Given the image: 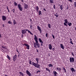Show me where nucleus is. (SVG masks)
<instances>
[{"label":"nucleus","instance_id":"21","mask_svg":"<svg viewBox=\"0 0 76 76\" xmlns=\"http://www.w3.org/2000/svg\"><path fill=\"white\" fill-rule=\"evenodd\" d=\"M20 74V76H24V74H23V73L21 72H19Z\"/></svg>","mask_w":76,"mask_h":76},{"label":"nucleus","instance_id":"40","mask_svg":"<svg viewBox=\"0 0 76 76\" xmlns=\"http://www.w3.org/2000/svg\"><path fill=\"white\" fill-rule=\"evenodd\" d=\"M46 37H47V38L48 37V34L47 33H46Z\"/></svg>","mask_w":76,"mask_h":76},{"label":"nucleus","instance_id":"31","mask_svg":"<svg viewBox=\"0 0 76 76\" xmlns=\"http://www.w3.org/2000/svg\"><path fill=\"white\" fill-rule=\"evenodd\" d=\"M48 26L49 28H51V24H48Z\"/></svg>","mask_w":76,"mask_h":76},{"label":"nucleus","instance_id":"2","mask_svg":"<svg viewBox=\"0 0 76 76\" xmlns=\"http://www.w3.org/2000/svg\"><path fill=\"white\" fill-rule=\"evenodd\" d=\"M36 61H37V64H36L34 62H32V65L35 67H37V68H39L40 67V65L38 64V63H39V58H36Z\"/></svg>","mask_w":76,"mask_h":76},{"label":"nucleus","instance_id":"48","mask_svg":"<svg viewBox=\"0 0 76 76\" xmlns=\"http://www.w3.org/2000/svg\"><path fill=\"white\" fill-rule=\"evenodd\" d=\"M26 31H28V32L29 30L28 29H26Z\"/></svg>","mask_w":76,"mask_h":76},{"label":"nucleus","instance_id":"39","mask_svg":"<svg viewBox=\"0 0 76 76\" xmlns=\"http://www.w3.org/2000/svg\"><path fill=\"white\" fill-rule=\"evenodd\" d=\"M8 23H9L10 24H11V23H12V22H10V21H9L8 22Z\"/></svg>","mask_w":76,"mask_h":76},{"label":"nucleus","instance_id":"7","mask_svg":"<svg viewBox=\"0 0 76 76\" xmlns=\"http://www.w3.org/2000/svg\"><path fill=\"white\" fill-rule=\"evenodd\" d=\"M18 57V56H17V55L16 54H15L13 58V60H14V61H16V58H17V57Z\"/></svg>","mask_w":76,"mask_h":76},{"label":"nucleus","instance_id":"23","mask_svg":"<svg viewBox=\"0 0 76 76\" xmlns=\"http://www.w3.org/2000/svg\"><path fill=\"white\" fill-rule=\"evenodd\" d=\"M72 23H70L69 22H68V25L69 26H70L71 25H72Z\"/></svg>","mask_w":76,"mask_h":76},{"label":"nucleus","instance_id":"46","mask_svg":"<svg viewBox=\"0 0 76 76\" xmlns=\"http://www.w3.org/2000/svg\"><path fill=\"white\" fill-rule=\"evenodd\" d=\"M13 13H15V9H13Z\"/></svg>","mask_w":76,"mask_h":76},{"label":"nucleus","instance_id":"37","mask_svg":"<svg viewBox=\"0 0 76 76\" xmlns=\"http://www.w3.org/2000/svg\"><path fill=\"white\" fill-rule=\"evenodd\" d=\"M55 16H56V18H58V15H56V14H55Z\"/></svg>","mask_w":76,"mask_h":76},{"label":"nucleus","instance_id":"13","mask_svg":"<svg viewBox=\"0 0 76 76\" xmlns=\"http://www.w3.org/2000/svg\"><path fill=\"white\" fill-rule=\"evenodd\" d=\"M56 69L58 70V72H60L61 70V68H59V67H57Z\"/></svg>","mask_w":76,"mask_h":76},{"label":"nucleus","instance_id":"56","mask_svg":"<svg viewBox=\"0 0 76 76\" xmlns=\"http://www.w3.org/2000/svg\"><path fill=\"white\" fill-rule=\"evenodd\" d=\"M3 27H4L5 26L3 24Z\"/></svg>","mask_w":76,"mask_h":76},{"label":"nucleus","instance_id":"8","mask_svg":"<svg viewBox=\"0 0 76 76\" xmlns=\"http://www.w3.org/2000/svg\"><path fill=\"white\" fill-rule=\"evenodd\" d=\"M26 73L29 76H31V74L30 73V72H29V71L27 70L26 71Z\"/></svg>","mask_w":76,"mask_h":76},{"label":"nucleus","instance_id":"53","mask_svg":"<svg viewBox=\"0 0 76 76\" xmlns=\"http://www.w3.org/2000/svg\"><path fill=\"white\" fill-rule=\"evenodd\" d=\"M43 9H44V10L46 12V10H45V8H43Z\"/></svg>","mask_w":76,"mask_h":76},{"label":"nucleus","instance_id":"42","mask_svg":"<svg viewBox=\"0 0 76 76\" xmlns=\"http://www.w3.org/2000/svg\"><path fill=\"white\" fill-rule=\"evenodd\" d=\"M53 7L54 9H56V5H54Z\"/></svg>","mask_w":76,"mask_h":76},{"label":"nucleus","instance_id":"55","mask_svg":"<svg viewBox=\"0 0 76 76\" xmlns=\"http://www.w3.org/2000/svg\"><path fill=\"white\" fill-rule=\"evenodd\" d=\"M36 50H37V52L38 53V50L37 49H36Z\"/></svg>","mask_w":76,"mask_h":76},{"label":"nucleus","instance_id":"28","mask_svg":"<svg viewBox=\"0 0 76 76\" xmlns=\"http://www.w3.org/2000/svg\"><path fill=\"white\" fill-rule=\"evenodd\" d=\"M60 9H61V10H63V6H62V5L61 6H60Z\"/></svg>","mask_w":76,"mask_h":76},{"label":"nucleus","instance_id":"45","mask_svg":"<svg viewBox=\"0 0 76 76\" xmlns=\"http://www.w3.org/2000/svg\"><path fill=\"white\" fill-rule=\"evenodd\" d=\"M2 48H3V49H6V48L4 47L3 46H2Z\"/></svg>","mask_w":76,"mask_h":76},{"label":"nucleus","instance_id":"6","mask_svg":"<svg viewBox=\"0 0 76 76\" xmlns=\"http://www.w3.org/2000/svg\"><path fill=\"white\" fill-rule=\"evenodd\" d=\"M64 21L65 22L64 23V26H67V24L66 23H68V20H67V19H66L64 20Z\"/></svg>","mask_w":76,"mask_h":76},{"label":"nucleus","instance_id":"38","mask_svg":"<svg viewBox=\"0 0 76 76\" xmlns=\"http://www.w3.org/2000/svg\"><path fill=\"white\" fill-rule=\"evenodd\" d=\"M38 72L40 73L41 72V71H40L39 70H38L37 72V73H38Z\"/></svg>","mask_w":76,"mask_h":76},{"label":"nucleus","instance_id":"64","mask_svg":"<svg viewBox=\"0 0 76 76\" xmlns=\"http://www.w3.org/2000/svg\"><path fill=\"white\" fill-rule=\"evenodd\" d=\"M12 11H13V10L12 9Z\"/></svg>","mask_w":76,"mask_h":76},{"label":"nucleus","instance_id":"10","mask_svg":"<svg viewBox=\"0 0 76 76\" xmlns=\"http://www.w3.org/2000/svg\"><path fill=\"white\" fill-rule=\"evenodd\" d=\"M48 48L49 50H52V45L50 44H49Z\"/></svg>","mask_w":76,"mask_h":76},{"label":"nucleus","instance_id":"25","mask_svg":"<svg viewBox=\"0 0 76 76\" xmlns=\"http://www.w3.org/2000/svg\"><path fill=\"white\" fill-rule=\"evenodd\" d=\"M48 66L49 67H53V66L52 64H50L48 65Z\"/></svg>","mask_w":76,"mask_h":76},{"label":"nucleus","instance_id":"36","mask_svg":"<svg viewBox=\"0 0 76 76\" xmlns=\"http://www.w3.org/2000/svg\"><path fill=\"white\" fill-rule=\"evenodd\" d=\"M74 6L75 7H76V2H74Z\"/></svg>","mask_w":76,"mask_h":76},{"label":"nucleus","instance_id":"22","mask_svg":"<svg viewBox=\"0 0 76 76\" xmlns=\"http://www.w3.org/2000/svg\"><path fill=\"white\" fill-rule=\"evenodd\" d=\"M50 3H51V4H53V3H54V2H53V0H50Z\"/></svg>","mask_w":76,"mask_h":76},{"label":"nucleus","instance_id":"9","mask_svg":"<svg viewBox=\"0 0 76 76\" xmlns=\"http://www.w3.org/2000/svg\"><path fill=\"white\" fill-rule=\"evenodd\" d=\"M2 19L3 20H6V19H7V18L6 17L3 15L2 16Z\"/></svg>","mask_w":76,"mask_h":76},{"label":"nucleus","instance_id":"51","mask_svg":"<svg viewBox=\"0 0 76 76\" xmlns=\"http://www.w3.org/2000/svg\"><path fill=\"white\" fill-rule=\"evenodd\" d=\"M72 55V56H74V54H73V53H71Z\"/></svg>","mask_w":76,"mask_h":76},{"label":"nucleus","instance_id":"1","mask_svg":"<svg viewBox=\"0 0 76 76\" xmlns=\"http://www.w3.org/2000/svg\"><path fill=\"white\" fill-rule=\"evenodd\" d=\"M34 40L36 42L34 43V47L36 48L37 45L38 48H39V44L38 41V37H37V36L35 35H34Z\"/></svg>","mask_w":76,"mask_h":76},{"label":"nucleus","instance_id":"54","mask_svg":"<svg viewBox=\"0 0 76 76\" xmlns=\"http://www.w3.org/2000/svg\"><path fill=\"white\" fill-rule=\"evenodd\" d=\"M39 31H40V33H41V32H42V30H39Z\"/></svg>","mask_w":76,"mask_h":76},{"label":"nucleus","instance_id":"62","mask_svg":"<svg viewBox=\"0 0 76 76\" xmlns=\"http://www.w3.org/2000/svg\"><path fill=\"white\" fill-rule=\"evenodd\" d=\"M75 30H76V27H75Z\"/></svg>","mask_w":76,"mask_h":76},{"label":"nucleus","instance_id":"49","mask_svg":"<svg viewBox=\"0 0 76 76\" xmlns=\"http://www.w3.org/2000/svg\"><path fill=\"white\" fill-rule=\"evenodd\" d=\"M32 25H31L30 26V29H32Z\"/></svg>","mask_w":76,"mask_h":76},{"label":"nucleus","instance_id":"41","mask_svg":"<svg viewBox=\"0 0 76 76\" xmlns=\"http://www.w3.org/2000/svg\"><path fill=\"white\" fill-rule=\"evenodd\" d=\"M24 42H25V43H28V42L25 40H24Z\"/></svg>","mask_w":76,"mask_h":76},{"label":"nucleus","instance_id":"18","mask_svg":"<svg viewBox=\"0 0 76 76\" xmlns=\"http://www.w3.org/2000/svg\"><path fill=\"white\" fill-rule=\"evenodd\" d=\"M70 43L71 44H72V45H73V43L72 41H73V40H72V39H71V38H70Z\"/></svg>","mask_w":76,"mask_h":76},{"label":"nucleus","instance_id":"35","mask_svg":"<svg viewBox=\"0 0 76 76\" xmlns=\"http://www.w3.org/2000/svg\"><path fill=\"white\" fill-rule=\"evenodd\" d=\"M29 64H32V61L31 60H30L29 61Z\"/></svg>","mask_w":76,"mask_h":76},{"label":"nucleus","instance_id":"14","mask_svg":"<svg viewBox=\"0 0 76 76\" xmlns=\"http://www.w3.org/2000/svg\"><path fill=\"white\" fill-rule=\"evenodd\" d=\"M35 10L37 12H38V10H39V7L38 6H36L35 8Z\"/></svg>","mask_w":76,"mask_h":76},{"label":"nucleus","instance_id":"29","mask_svg":"<svg viewBox=\"0 0 76 76\" xmlns=\"http://www.w3.org/2000/svg\"><path fill=\"white\" fill-rule=\"evenodd\" d=\"M28 33H30V34L32 36L33 35L32 34V33H31V31H30L29 30V31H28Z\"/></svg>","mask_w":76,"mask_h":76},{"label":"nucleus","instance_id":"61","mask_svg":"<svg viewBox=\"0 0 76 76\" xmlns=\"http://www.w3.org/2000/svg\"><path fill=\"white\" fill-rule=\"evenodd\" d=\"M30 21H31V22H32V19H30Z\"/></svg>","mask_w":76,"mask_h":76},{"label":"nucleus","instance_id":"5","mask_svg":"<svg viewBox=\"0 0 76 76\" xmlns=\"http://www.w3.org/2000/svg\"><path fill=\"white\" fill-rule=\"evenodd\" d=\"M69 60L71 63H74L75 61V59L73 57H70L69 59Z\"/></svg>","mask_w":76,"mask_h":76},{"label":"nucleus","instance_id":"32","mask_svg":"<svg viewBox=\"0 0 76 76\" xmlns=\"http://www.w3.org/2000/svg\"><path fill=\"white\" fill-rule=\"evenodd\" d=\"M14 4L15 6H17V5H18V4L16 3V2H14Z\"/></svg>","mask_w":76,"mask_h":76},{"label":"nucleus","instance_id":"19","mask_svg":"<svg viewBox=\"0 0 76 76\" xmlns=\"http://www.w3.org/2000/svg\"><path fill=\"white\" fill-rule=\"evenodd\" d=\"M37 28L39 31H41V27H39V26H37Z\"/></svg>","mask_w":76,"mask_h":76},{"label":"nucleus","instance_id":"44","mask_svg":"<svg viewBox=\"0 0 76 76\" xmlns=\"http://www.w3.org/2000/svg\"><path fill=\"white\" fill-rule=\"evenodd\" d=\"M16 51L17 52V53H19V51H18V50L17 49H16Z\"/></svg>","mask_w":76,"mask_h":76},{"label":"nucleus","instance_id":"27","mask_svg":"<svg viewBox=\"0 0 76 76\" xmlns=\"http://www.w3.org/2000/svg\"><path fill=\"white\" fill-rule=\"evenodd\" d=\"M13 24L14 25H16V23H17L16 22V21L15 20H13Z\"/></svg>","mask_w":76,"mask_h":76},{"label":"nucleus","instance_id":"50","mask_svg":"<svg viewBox=\"0 0 76 76\" xmlns=\"http://www.w3.org/2000/svg\"><path fill=\"white\" fill-rule=\"evenodd\" d=\"M41 43V46H42V45H43V44H43V43L41 42V43Z\"/></svg>","mask_w":76,"mask_h":76},{"label":"nucleus","instance_id":"30","mask_svg":"<svg viewBox=\"0 0 76 76\" xmlns=\"http://www.w3.org/2000/svg\"><path fill=\"white\" fill-rule=\"evenodd\" d=\"M46 69L47 70V71H48V72H50V70L49 69L47 68H46Z\"/></svg>","mask_w":76,"mask_h":76},{"label":"nucleus","instance_id":"17","mask_svg":"<svg viewBox=\"0 0 76 76\" xmlns=\"http://www.w3.org/2000/svg\"><path fill=\"white\" fill-rule=\"evenodd\" d=\"M71 70L72 72H75V70L74 69V68L73 67L71 68Z\"/></svg>","mask_w":76,"mask_h":76},{"label":"nucleus","instance_id":"43","mask_svg":"<svg viewBox=\"0 0 76 76\" xmlns=\"http://www.w3.org/2000/svg\"><path fill=\"white\" fill-rule=\"evenodd\" d=\"M52 37H53V39H54V38H55V37L54 36V35L53 34H52Z\"/></svg>","mask_w":76,"mask_h":76},{"label":"nucleus","instance_id":"3","mask_svg":"<svg viewBox=\"0 0 76 76\" xmlns=\"http://www.w3.org/2000/svg\"><path fill=\"white\" fill-rule=\"evenodd\" d=\"M18 7L20 11H22L23 10V7H22V6H21L20 4H18Z\"/></svg>","mask_w":76,"mask_h":76},{"label":"nucleus","instance_id":"34","mask_svg":"<svg viewBox=\"0 0 76 76\" xmlns=\"http://www.w3.org/2000/svg\"><path fill=\"white\" fill-rule=\"evenodd\" d=\"M2 50H3V51H4L5 52V51H6V50H7V48H6V49H4V50L3 49H2Z\"/></svg>","mask_w":76,"mask_h":76},{"label":"nucleus","instance_id":"60","mask_svg":"<svg viewBox=\"0 0 76 76\" xmlns=\"http://www.w3.org/2000/svg\"><path fill=\"white\" fill-rule=\"evenodd\" d=\"M22 2H23V0H21Z\"/></svg>","mask_w":76,"mask_h":76},{"label":"nucleus","instance_id":"57","mask_svg":"<svg viewBox=\"0 0 76 76\" xmlns=\"http://www.w3.org/2000/svg\"><path fill=\"white\" fill-rule=\"evenodd\" d=\"M1 34H0V38H1Z\"/></svg>","mask_w":76,"mask_h":76},{"label":"nucleus","instance_id":"15","mask_svg":"<svg viewBox=\"0 0 76 76\" xmlns=\"http://www.w3.org/2000/svg\"><path fill=\"white\" fill-rule=\"evenodd\" d=\"M38 40L40 43H41V42L43 43V42L42 41V39H41V38H39Z\"/></svg>","mask_w":76,"mask_h":76},{"label":"nucleus","instance_id":"4","mask_svg":"<svg viewBox=\"0 0 76 76\" xmlns=\"http://www.w3.org/2000/svg\"><path fill=\"white\" fill-rule=\"evenodd\" d=\"M23 45L26 47L27 50H29V45L28 44L24 43L23 44Z\"/></svg>","mask_w":76,"mask_h":76},{"label":"nucleus","instance_id":"47","mask_svg":"<svg viewBox=\"0 0 76 76\" xmlns=\"http://www.w3.org/2000/svg\"><path fill=\"white\" fill-rule=\"evenodd\" d=\"M68 1H70L71 2H72V0H68Z\"/></svg>","mask_w":76,"mask_h":76},{"label":"nucleus","instance_id":"33","mask_svg":"<svg viewBox=\"0 0 76 76\" xmlns=\"http://www.w3.org/2000/svg\"><path fill=\"white\" fill-rule=\"evenodd\" d=\"M39 15H41V11H39Z\"/></svg>","mask_w":76,"mask_h":76},{"label":"nucleus","instance_id":"58","mask_svg":"<svg viewBox=\"0 0 76 76\" xmlns=\"http://www.w3.org/2000/svg\"><path fill=\"white\" fill-rule=\"evenodd\" d=\"M8 10V12H9V13H10V11L9 10Z\"/></svg>","mask_w":76,"mask_h":76},{"label":"nucleus","instance_id":"16","mask_svg":"<svg viewBox=\"0 0 76 76\" xmlns=\"http://www.w3.org/2000/svg\"><path fill=\"white\" fill-rule=\"evenodd\" d=\"M22 33L23 34H24L26 33V31L25 30H22Z\"/></svg>","mask_w":76,"mask_h":76},{"label":"nucleus","instance_id":"24","mask_svg":"<svg viewBox=\"0 0 76 76\" xmlns=\"http://www.w3.org/2000/svg\"><path fill=\"white\" fill-rule=\"evenodd\" d=\"M24 6H25V9H27V8L28 7V5L26 4H25L24 5Z\"/></svg>","mask_w":76,"mask_h":76},{"label":"nucleus","instance_id":"63","mask_svg":"<svg viewBox=\"0 0 76 76\" xmlns=\"http://www.w3.org/2000/svg\"><path fill=\"white\" fill-rule=\"evenodd\" d=\"M56 15H57V13H56Z\"/></svg>","mask_w":76,"mask_h":76},{"label":"nucleus","instance_id":"11","mask_svg":"<svg viewBox=\"0 0 76 76\" xmlns=\"http://www.w3.org/2000/svg\"><path fill=\"white\" fill-rule=\"evenodd\" d=\"M53 74L54 75L53 76H57V73L56 71H53Z\"/></svg>","mask_w":76,"mask_h":76},{"label":"nucleus","instance_id":"59","mask_svg":"<svg viewBox=\"0 0 76 76\" xmlns=\"http://www.w3.org/2000/svg\"><path fill=\"white\" fill-rule=\"evenodd\" d=\"M52 50H53V51H54V48H53Z\"/></svg>","mask_w":76,"mask_h":76},{"label":"nucleus","instance_id":"20","mask_svg":"<svg viewBox=\"0 0 76 76\" xmlns=\"http://www.w3.org/2000/svg\"><path fill=\"white\" fill-rule=\"evenodd\" d=\"M63 69L65 73H67V71H66V69H65V68L64 67H63Z\"/></svg>","mask_w":76,"mask_h":76},{"label":"nucleus","instance_id":"26","mask_svg":"<svg viewBox=\"0 0 76 76\" xmlns=\"http://www.w3.org/2000/svg\"><path fill=\"white\" fill-rule=\"evenodd\" d=\"M7 58H8V59H9V60H11V58H10V56H9V55H7Z\"/></svg>","mask_w":76,"mask_h":76},{"label":"nucleus","instance_id":"12","mask_svg":"<svg viewBox=\"0 0 76 76\" xmlns=\"http://www.w3.org/2000/svg\"><path fill=\"white\" fill-rule=\"evenodd\" d=\"M60 47L63 50L64 49V45H63V44H61Z\"/></svg>","mask_w":76,"mask_h":76},{"label":"nucleus","instance_id":"52","mask_svg":"<svg viewBox=\"0 0 76 76\" xmlns=\"http://www.w3.org/2000/svg\"><path fill=\"white\" fill-rule=\"evenodd\" d=\"M7 10H9V8L8 7H7Z\"/></svg>","mask_w":76,"mask_h":76}]
</instances>
